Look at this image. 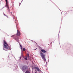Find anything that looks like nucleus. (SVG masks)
Returning a JSON list of instances; mask_svg holds the SVG:
<instances>
[{
	"mask_svg": "<svg viewBox=\"0 0 73 73\" xmlns=\"http://www.w3.org/2000/svg\"><path fill=\"white\" fill-rule=\"evenodd\" d=\"M3 42L4 46L3 50H11L8 44L5 40H3Z\"/></svg>",
	"mask_w": 73,
	"mask_h": 73,
	"instance_id": "1",
	"label": "nucleus"
},
{
	"mask_svg": "<svg viewBox=\"0 0 73 73\" xmlns=\"http://www.w3.org/2000/svg\"><path fill=\"white\" fill-rule=\"evenodd\" d=\"M40 54L41 55V57L43 60L44 61H46V59H45V55L44 54L41 52L40 53Z\"/></svg>",
	"mask_w": 73,
	"mask_h": 73,
	"instance_id": "2",
	"label": "nucleus"
},
{
	"mask_svg": "<svg viewBox=\"0 0 73 73\" xmlns=\"http://www.w3.org/2000/svg\"><path fill=\"white\" fill-rule=\"evenodd\" d=\"M28 69V67L26 66H23L22 68V70L23 72H24L25 70H27Z\"/></svg>",
	"mask_w": 73,
	"mask_h": 73,
	"instance_id": "3",
	"label": "nucleus"
},
{
	"mask_svg": "<svg viewBox=\"0 0 73 73\" xmlns=\"http://www.w3.org/2000/svg\"><path fill=\"white\" fill-rule=\"evenodd\" d=\"M6 1V6L7 8V9L8 11V12H10V10H9V5H8V1L7 0H5Z\"/></svg>",
	"mask_w": 73,
	"mask_h": 73,
	"instance_id": "4",
	"label": "nucleus"
},
{
	"mask_svg": "<svg viewBox=\"0 0 73 73\" xmlns=\"http://www.w3.org/2000/svg\"><path fill=\"white\" fill-rule=\"evenodd\" d=\"M21 35L20 32L19 31L17 30V34L16 35V37L17 36H20Z\"/></svg>",
	"mask_w": 73,
	"mask_h": 73,
	"instance_id": "5",
	"label": "nucleus"
},
{
	"mask_svg": "<svg viewBox=\"0 0 73 73\" xmlns=\"http://www.w3.org/2000/svg\"><path fill=\"white\" fill-rule=\"evenodd\" d=\"M34 69L36 70L37 69V71H38V72H39V71H40V69L39 68H38V67H35L34 68Z\"/></svg>",
	"mask_w": 73,
	"mask_h": 73,
	"instance_id": "6",
	"label": "nucleus"
},
{
	"mask_svg": "<svg viewBox=\"0 0 73 73\" xmlns=\"http://www.w3.org/2000/svg\"><path fill=\"white\" fill-rule=\"evenodd\" d=\"M41 51L42 52V53H46V51L44 50H41Z\"/></svg>",
	"mask_w": 73,
	"mask_h": 73,
	"instance_id": "7",
	"label": "nucleus"
},
{
	"mask_svg": "<svg viewBox=\"0 0 73 73\" xmlns=\"http://www.w3.org/2000/svg\"><path fill=\"white\" fill-rule=\"evenodd\" d=\"M15 40H16L17 42L19 41V39L18 38V37H16L15 38Z\"/></svg>",
	"mask_w": 73,
	"mask_h": 73,
	"instance_id": "8",
	"label": "nucleus"
},
{
	"mask_svg": "<svg viewBox=\"0 0 73 73\" xmlns=\"http://www.w3.org/2000/svg\"><path fill=\"white\" fill-rule=\"evenodd\" d=\"M24 58L26 60H27V56H25L24 57Z\"/></svg>",
	"mask_w": 73,
	"mask_h": 73,
	"instance_id": "9",
	"label": "nucleus"
},
{
	"mask_svg": "<svg viewBox=\"0 0 73 73\" xmlns=\"http://www.w3.org/2000/svg\"><path fill=\"white\" fill-rule=\"evenodd\" d=\"M27 56L28 57V59H29V54H27Z\"/></svg>",
	"mask_w": 73,
	"mask_h": 73,
	"instance_id": "10",
	"label": "nucleus"
},
{
	"mask_svg": "<svg viewBox=\"0 0 73 73\" xmlns=\"http://www.w3.org/2000/svg\"><path fill=\"white\" fill-rule=\"evenodd\" d=\"M3 15H4V16H6V17H7V18H8V16H7V15H5V14H4V13H3Z\"/></svg>",
	"mask_w": 73,
	"mask_h": 73,
	"instance_id": "11",
	"label": "nucleus"
},
{
	"mask_svg": "<svg viewBox=\"0 0 73 73\" xmlns=\"http://www.w3.org/2000/svg\"><path fill=\"white\" fill-rule=\"evenodd\" d=\"M29 73L28 71H26V72H25V73Z\"/></svg>",
	"mask_w": 73,
	"mask_h": 73,
	"instance_id": "12",
	"label": "nucleus"
},
{
	"mask_svg": "<svg viewBox=\"0 0 73 73\" xmlns=\"http://www.w3.org/2000/svg\"><path fill=\"white\" fill-rule=\"evenodd\" d=\"M25 50H26V49H25V48H23V51H25Z\"/></svg>",
	"mask_w": 73,
	"mask_h": 73,
	"instance_id": "13",
	"label": "nucleus"
},
{
	"mask_svg": "<svg viewBox=\"0 0 73 73\" xmlns=\"http://www.w3.org/2000/svg\"><path fill=\"white\" fill-rule=\"evenodd\" d=\"M16 36V35H13L11 36V37H13L14 36Z\"/></svg>",
	"mask_w": 73,
	"mask_h": 73,
	"instance_id": "14",
	"label": "nucleus"
},
{
	"mask_svg": "<svg viewBox=\"0 0 73 73\" xmlns=\"http://www.w3.org/2000/svg\"><path fill=\"white\" fill-rule=\"evenodd\" d=\"M20 46L21 47V45H20Z\"/></svg>",
	"mask_w": 73,
	"mask_h": 73,
	"instance_id": "15",
	"label": "nucleus"
},
{
	"mask_svg": "<svg viewBox=\"0 0 73 73\" xmlns=\"http://www.w3.org/2000/svg\"><path fill=\"white\" fill-rule=\"evenodd\" d=\"M11 13V14H12V13Z\"/></svg>",
	"mask_w": 73,
	"mask_h": 73,
	"instance_id": "16",
	"label": "nucleus"
},
{
	"mask_svg": "<svg viewBox=\"0 0 73 73\" xmlns=\"http://www.w3.org/2000/svg\"><path fill=\"white\" fill-rule=\"evenodd\" d=\"M20 4H21V3H20Z\"/></svg>",
	"mask_w": 73,
	"mask_h": 73,
	"instance_id": "17",
	"label": "nucleus"
}]
</instances>
